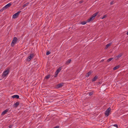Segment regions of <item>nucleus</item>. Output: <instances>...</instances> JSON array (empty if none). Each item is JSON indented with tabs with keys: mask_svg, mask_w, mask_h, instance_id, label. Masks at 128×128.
I'll return each instance as SVG.
<instances>
[{
	"mask_svg": "<svg viewBox=\"0 0 128 128\" xmlns=\"http://www.w3.org/2000/svg\"><path fill=\"white\" fill-rule=\"evenodd\" d=\"M9 72V70L8 69H6L4 72L1 77L2 78H4L7 75Z\"/></svg>",
	"mask_w": 128,
	"mask_h": 128,
	"instance_id": "obj_1",
	"label": "nucleus"
},
{
	"mask_svg": "<svg viewBox=\"0 0 128 128\" xmlns=\"http://www.w3.org/2000/svg\"><path fill=\"white\" fill-rule=\"evenodd\" d=\"M18 40V38L16 37H14L12 41L11 44V46L12 47H13L15 44H16Z\"/></svg>",
	"mask_w": 128,
	"mask_h": 128,
	"instance_id": "obj_2",
	"label": "nucleus"
},
{
	"mask_svg": "<svg viewBox=\"0 0 128 128\" xmlns=\"http://www.w3.org/2000/svg\"><path fill=\"white\" fill-rule=\"evenodd\" d=\"M111 108H108L105 112V114L106 115V116H108L109 115V113L110 112Z\"/></svg>",
	"mask_w": 128,
	"mask_h": 128,
	"instance_id": "obj_3",
	"label": "nucleus"
},
{
	"mask_svg": "<svg viewBox=\"0 0 128 128\" xmlns=\"http://www.w3.org/2000/svg\"><path fill=\"white\" fill-rule=\"evenodd\" d=\"M34 54H30L29 56H28V57L27 60L28 62L30 61L32 58Z\"/></svg>",
	"mask_w": 128,
	"mask_h": 128,
	"instance_id": "obj_4",
	"label": "nucleus"
},
{
	"mask_svg": "<svg viewBox=\"0 0 128 128\" xmlns=\"http://www.w3.org/2000/svg\"><path fill=\"white\" fill-rule=\"evenodd\" d=\"M21 12V11L18 12L16 13L12 16V18L15 19L18 17L19 13Z\"/></svg>",
	"mask_w": 128,
	"mask_h": 128,
	"instance_id": "obj_5",
	"label": "nucleus"
},
{
	"mask_svg": "<svg viewBox=\"0 0 128 128\" xmlns=\"http://www.w3.org/2000/svg\"><path fill=\"white\" fill-rule=\"evenodd\" d=\"M12 4L11 3H9L6 5L4 7H3V8L6 9H7L8 7H10L11 5Z\"/></svg>",
	"mask_w": 128,
	"mask_h": 128,
	"instance_id": "obj_6",
	"label": "nucleus"
},
{
	"mask_svg": "<svg viewBox=\"0 0 128 128\" xmlns=\"http://www.w3.org/2000/svg\"><path fill=\"white\" fill-rule=\"evenodd\" d=\"M20 102H18L15 103L13 105V107L14 108H16L20 104Z\"/></svg>",
	"mask_w": 128,
	"mask_h": 128,
	"instance_id": "obj_7",
	"label": "nucleus"
},
{
	"mask_svg": "<svg viewBox=\"0 0 128 128\" xmlns=\"http://www.w3.org/2000/svg\"><path fill=\"white\" fill-rule=\"evenodd\" d=\"M123 55L122 54H120L118 56H116L115 58L116 60H118L119 58L122 56Z\"/></svg>",
	"mask_w": 128,
	"mask_h": 128,
	"instance_id": "obj_8",
	"label": "nucleus"
},
{
	"mask_svg": "<svg viewBox=\"0 0 128 128\" xmlns=\"http://www.w3.org/2000/svg\"><path fill=\"white\" fill-rule=\"evenodd\" d=\"M94 19V18H93L92 16L90 17L89 19H88L87 20V22H89L93 20Z\"/></svg>",
	"mask_w": 128,
	"mask_h": 128,
	"instance_id": "obj_9",
	"label": "nucleus"
},
{
	"mask_svg": "<svg viewBox=\"0 0 128 128\" xmlns=\"http://www.w3.org/2000/svg\"><path fill=\"white\" fill-rule=\"evenodd\" d=\"M62 69V68L61 67H59L56 70L55 72V73L56 74H58L60 72Z\"/></svg>",
	"mask_w": 128,
	"mask_h": 128,
	"instance_id": "obj_10",
	"label": "nucleus"
},
{
	"mask_svg": "<svg viewBox=\"0 0 128 128\" xmlns=\"http://www.w3.org/2000/svg\"><path fill=\"white\" fill-rule=\"evenodd\" d=\"M8 109H7L5 110L2 113V115H4V114H5L7 112H8Z\"/></svg>",
	"mask_w": 128,
	"mask_h": 128,
	"instance_id": "obj_11",
	"label": "nucleus"
},
{
	"mask_svg": "<svg viewBox=\"0 0 128 128\" xmlns=\"http://www.w3.org/2000/svg\"><path fill=\"white\" fill-rule=\"evenodd\" d=\"M112 44V42H110L108 44H107L106 46L104 48L106 49H107L108 47H109Z\"/></svg>",
	"mask_w": 128,
	"mask_h": 128,
	"instance_id": "obj_12",
	"label": "nucleus"
},
{
	"mask_svg": "<svg viewBox=\"0 0 128 128\" xmlns=\"http://www.w3.org/2000/svg\"><path fill=\"white\" fill-rule=\"evenodd\" d=\"M92 73V72L90 71L89 72L87 73L86 75V76L87 77H88Z\"/></svg>",
	"mask_w": 128,
	"mask_h": 128,
	"instance_id": "obj_13",
	"label": "nucleus"
},
{
	"mask_svg": "<svg viewBox=\"0 0 128 128\" xmlns=\"http://www.w3.org/2000/svg\"><path fill=\"white\" fill-rule=\"evenodd\" d=\"M64 83H61L57 85V87L58 88L62 86H63Z\"/></svg>",
	"mask_w": 128,
	"mask_h": 128,
	"instance_id": "obj_14",
	"label": "nucleus"
},
{
	"mask_svg": "<svg viewBox=\"0 0 128 128\" xmlns=\"http://www.w3.org/2000/svg\"><path fill=\"white\" fill-rule=\"evenodd\" d=\"M98 78V76H96L94 77V78L92 79V82H94V81H95L97 79V78Z\"/></svg>",
	"mask_w": 128,
	"mask_h": 128,
	"instance_id": "obj_15",
	"label": "nucleus"
},
{
	"mask_svg": "<svg viewBox=\"0 0 128 128\" xmlns=\"http://www.w3.org/2000/svg\"><path fill=\"white\" fill-rule=\"evenodd\" d=\"M98 12H96V13H95V14H93L92 16L93 18H94V19L95 18V17L98 14Z\"/></svg>",
	"mask_w": 128,
	"mask_h": 128,
	"instance_id": "obj_16",
	"label": "nucleus"
},
{
	"mask_svg": "<svg viewBox=\"0 0 128 128\" xmlns=\"http://www.w3.org/2000/svg\"><path fill=\"white\" fill-rule=\"evenodd\" d=\"M120 67V66L119 65L116 66H115L114 68H113V70H115L118 68L119 67Z\"/></svg>",
	"mask_w": 128,
	"mask_h": 128,
	"instance_id": "obj_17",
	"label": "nucleus"
},
{
	"mask_svg": "<svg viewBox=\"0 0 128 128\" xmlns=\"http://www.w3.org/2000/svg\"><path fill=\"white\" fill-rule=\"evenodd\" d=\"M29 4V2H28L26 3V4H24L23 6V7H24L26 6H28V4Z\"/></svg>",
	"mask_w": 128,
	"mask_h": 128,
	"instance_id": "obj_18",
	"label": "nucleus"
},
{
	"mask_svg": "<svg viewBox=\"0 0 128 128\" xmlns=\"http://www.w3.org/2000/svg\"><path fill=\"white\" fill-rule=\"evenodd\" d=\"M113 58H109L106 61L108 62H110V61H111V60H112V59Z\"/></svg>",
	"mask_w": 128,
	"mask_h": 128,
	"instance_id": "obj_19",
	"label": "nucleus"
},
{
	"mask_svg": "<svg viewBox=\"0 0 128 128\" xmlns=\"http://www.w3.org/2000/svg\"><path fill=\"white\" fill-rule=\"evenodd\" d=\"M71 61V59H70L69 60L67 61L66 64H68L69 63H70Z\"/></svg>",
	"mask_w": 128,
	"mask_h": 128,
	"instance_id": "obj_20",
	"label": "nucleus"
},
{
	"mask_svg": "<svg viewBox=\"0 0 128 128\" xmlns=\"http://www.w3.org/2000/svg\"><path fill=\"white\" fill-rule=\"evenodd\" d=\"M87 22H86V21H84V22H81V23H80V24H82V25H84V24H86V23Z\"/></svg>",
	"mask_w": 128,
	"mask_h": 128,
	"instance_id": "obj_21",
	"label": "nucleus"
},
{
	"mask_svg": "<svg viewBox=\"0 0 128 128\" xmlns=\"http://www.w3.org/2000/svg\"><path fill=\"white\" fill-rule=\"evenodd\" d=\"M50 77V75L49 74L46 76L45 77V78L46 79H48Z\"/></svg>",
	"mask_w": 128,
	"mask_h": 128,
	"instance_id": "obj_22",
	"label": "nucleus"
},
{
	"mask_svg": "<svg viewBox=\"0 0 128 128\" xmlns=\"http://www.w3.org/2000/svg\"><path fill=\"white\" fill-rule=\"evenodd\" d=\"M107 16L106 14L104 15L101 18L102 19H103L104 18H106Z\"/></svg>",
	"mask_w": 128,
	"mask_h": 128,
	"instance_id": "obj_23",
	"label": "nucleus"
},
{
	"mask_svg": "<svg viewBox=\"0 0 128 128\" xmlns=\"http://www.w3.org/2000/svg\"><path fill=\"white\" fill-rule=\"evenodd\" d=\"M12 98H16L17 99H18L19 98V96H12Z\"/></svg>",
	"mask_w": 128,
	"mask_h": 128,
	"instance_id": "obj_24",
	"label": "nucleus"
},
{
	"mask_svg": "<svg viewBox=\"0 0 128 128\" xmlns=\"http://www.w3.org/2000/svg\"><path fill=\"white\" fill-rule=\"evenodd\" d=\"M50 51H48L46 52V55H48L50 54Z\"/></svg>",
	"mask_w": 128,
	"mask_h": 128,
	"instance_id": "obj_25",
	"label": "nucleus"
},
{
	"mask_svg": "<svg viewBox=\"0 0 128 128\" xmlns=\"http://www.w3.org/2000/svg\"><path fill=\"white\" fill-rule=\"evenodd\" d=\"M93 93V92H90L88 94L89 96H91L92 95Z\"/></svg>",
	"mask_w": 128,
	"mask_h": 128,
	"instance_id": "obj_26",
	"label": "nucleus"
},
{
	"mask_svg": "<svg viewBox=\"0 0 128 128\" xmlns=\"http://www.w3.org/2000/svg\"><path fill=\"white\" fill-rule=\"evenodd\" d=\"M5 9H4V8H3V7L2 9H1L0 10V11L1 12H2L4 10H5Z\"/></svg>",
	"mask_w": 128,
	"mask_h": 128,
	"instance_id": "obj_27",
	"label": "nucleus"
},
{
	"mask_svg": "<svg viewBox=\"0 0 128 128\" xmlns=\"http://www.w3.org/2000/svg\"><path fill=\"white\" fill-rule=\"evenodd\" d=\"M112 126H115V127H116V128H118V125L116 124H115L113 125H112Z\"/></svg>",
	"mask_w": 128,
	"mask_h": 128,
	"instance_id": "obj_28",
	"label": "nucleus"
},
{
	"mask_svg": "<svg viewBox=\"0 0 128 128\" xmlns=\"http://www.w3.org/2000/svg\"><path fill=\"white\" fill-rule=\"evenodd\" d=\"M58 74H56L55 73V75L54 76V77L55 78L57 76Z\"/></svg>",
	"mask_w": 128,
	"mask_h": 128,
	"instance_id": "obj_29",
	"label": "nucleus"
},
{
	"mask_svg": "<svg viewBox=\"0 0 128 128\" xmlns=\"http://www.w3.org/2000/svg\"><path fill=\"white\" fill-rule=\"evenodd\" d=\"M114 4V2H112L110 3V4L111 5L112 4Z\"/></svg>",
	"mask_w": 128,
	"mask_h": 128,
	"instance_id": "obj_30",
	"label": "nucleus"
},
{
	"mask_svg": "<svg viewBox=\"0 0 128 128\" xmlns=\"http://www.w3.org/2000/svg\"><path fill=\"white\" fill-rule=\"evenodd\" d=\"M59 127L58 126H56L54 128H59Z\"/></svg>",
	"mask_w": 128,
	"mask_h": 128,
	"instance_id": "obj_31",
	"label": "nucleus"
},
{
	"mask_svg": "<svg viewBox=\"0 0 128 128\" xmlns=\"http://www.w3.org/2000/svg\"><path fill=\"white\" fill-rule=\"evenodd\" d=\"M12 96H19L17 95H14Z\"/></svg>",
	"mask_w": 128,
	"mask_h": 128,
	"instance_id": "obj_32",
	"label": "nucleus"
},
{
	"mask_svg": "<svg viewBox=\"0 0 128 128\" xmlns=\"http://www.w3.org/2000/svg\"><path fill=\"white\" fill-rule=\"evenodd\" d=\"M12 127V126H9V128H11Z\"/></svg>",
	"mask_w": 128,
	"mask_h": 128,
	"instance_id": "obj_33",
	"label": "nucleus"
},
{
	"mask_svg": "<svg viewBox=\"0 0 128 128\" xmlns=\"http://www.w3.org/2000/svg\"><path fill=\"white\" fill-rule=\"evenodd\" d=\"M79 2L80 4H81L82 3V1H80Z\"/></svg>",
	"mask_w": 128,
	"mask_h": 128,
	"instance_id": "obj_34",
	"label": "nucleus"
},
{
	"mask_svg": "<svg viewBox=\"0 0 128 128\" xmlns=\"http://www.w3.org/2000/svg\"><path fill=\"white\" fill-rule=\"evenodd\" d=\"M104 60L103 59V60H101V61L102 62H104Z\"/></svg>",
	"mask_w": 128,
	"mask_h": 128,
	"instance_id": "obj_35",
	"label": "nucleus"
},
{
	"mask_svg": "<svg viewBox=\"0 0 128 128\" xmlns=\"http://www.w3.org/2000/svg\"><path fill=\"white\" fill-rule=\"evenodd\" d=\"M126 34L128 35V31L126 32Z\"/></svg>",
	"mask_w": 128,
	"mask_h": 128,
	"instance_id": "obj_36",
	"label": "nucleus"
}]
</instances>
